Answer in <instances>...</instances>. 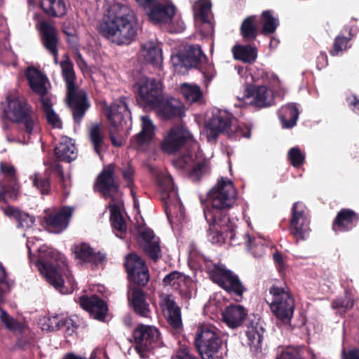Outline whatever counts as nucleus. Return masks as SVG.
<instances>
[{
  "label": "nucleus",
  "instance_id": "obj_55",
  "mask_svg": "<svg viewBox=\"0 0 359 359\" xmlns=\"http://www.w3.org/2000/svg\"><path fill=\"white\" fill-rule=\"evenodd\" d=\"M227 135L229 138L235 140L241 137H250V129L245 125L236 124L232 122V126L228 130Z\"/></svg>",
  "mask_w": 359,
  "mask_h": 359
},
{
  "label": "nucleus",
  "instance_id": "obj_61",
  "mask_svg": "<svg viewBox=\"0 0 359 359\" xmlns=\"http://www.w3.org/2000/svg\"><path fill=\"white\" fill-rule=\"evenodd\" d=\"M173 359H198L190 353L187 348H181L177 352Z\"/></svg>",
  "mask_w": 359,
  "mask_h": 359
},
{
  "label": "nucleus",
  "instance_id": "obj_54",
  "mask_svg": "<svg viewBox=\"0 0 359 359\" xmlns=\"http://www.w3.org/2000/svg\"><path fill=\"white\" fill-rule=\"evenodd\" d=\"M121 172L124 181L126 183V187L130 189L132 195L134 196L133 188L135 187V168L132 165L131 163L129 161L127 162L126 165L121 168Z\"/></svg>",
  "mask_w": 359,
  "mask_h": 359
},
{
  "label": "nucleus",
  "instance_id": "obj_18",
  "mask_svg": "<svg viewBox=\"0 0 359 359\" xmlns=\"http://www.w3.org/2000/svg\"><path fill=\"white\" fill-rule=\"evenodd\" d=\"M233 118L231 114L224 110L212 112V117L205 123L208 142H216L220 134H227L232 126Z\"/></svg>",
  "mask_w": 359,
  "mask_h": 359
},
{
  "label": "nucleus",
  "instance_id": "obj_46",
  "mask_svg": "<svg viewBox=\"0 0 359 359\" xmlns=\"http://www.w3.org/2000/svg\"><path fill=\"white\" fill-rule=\"evenodd\" d=\"M41 109L46 116L47 123L53 128H62V123L58 115L53 109V104L50 97L40 99Z\"/></svg>",
  "mask_w": 359,
  "mask_h": 359
},
{
  "label": "nucleus",
  "instance_id": "obj_17",
  "mask_svg": "<svg viewBox=\"0 0 359 359\" xmlns=\"http://www.w3.org/2000/svg\"><path fill=\"white\" fill-rule=\"evenodd\" d=\"M177 167L186 169L191 168L188 174L189 178L194 182H199L202 177L210 172V162L206 158L195 161L191 152L179 156L175 161Z\"/></svg>",
  "mask_w": 359,
  "mask_h": 359
},
{
  "label": "nucleus",
  "instance_id": "obj_38",
  "mask_svg": "<svg viewBox=\"0 0 359 359\" xmlns=\"http://www.w3.org/2000/svg\"><path fill=\"white\" fill-rule=\"evenodd\" d=\"M145 61L154 67H160L163 62L162 50L159 45L154 41H147L142 45Z\"/></svg>",
  "mask_w": 359,
  "mask_h": 359
},
{
  "label": "nucleus",
  "instance_id": "obj_1",
  "mask_svg": "<svg viewBox=\"0 0 359 359\" xmlns=\"http://www.w3.org/2000/svg\"><path fill=\"white\" fill-rule=\"evenodd\" d=\"M237 191L233 182L222 177L208 191L203 213L209 224L207 239L212 244L221 245L224 243L220 229L222 222L226 216V210L235 203Z\"/></svg>",
  "mask_w": 359,
  "mask_h": 359
},
{
  "label": "nucleus",
  "instance_id": "obj_39",
  "mask_svg": "<svg viewBox=\"0 0 359 359\" xmlns=\"http://www.w3.org/2000/svg\"><path fill=\"white\" fill-rule=\"evenodd\" d=\"M26 76L31 89L33 92L41 96L40 99L48 97L47 96V88L45 85V77L39 70L35 69L28 70L26 73Z\"/></svg>",
  "mask_w": 359,
  "mask_h": 359
},
{
  "label": "nucleus",
  "instance_id": "obj_40",
  "mask_svg": "<svg viewBox=\"0 0 359 359\" xmlns=\"http://www.w3.org/2000/svg\"><path fill=\"white\" fill-rule=\"evenodd\" d=\"M183 65L189 67H197L203 60H206L199 45H193L189 47L186 54L178 57Z\"/></svg>",
  "mask_w": 359,
  "mask_h": 359
},
{
  "label": "nucleus",
  "instance_id": "obj_2",
  "mask_svg": "<svg viewBox=\"0 0 359 359\" xmlns=\"http://www.w3.org/2000/svg\"><path fill=\"white\" fill-rule=\"evenodd\" d=\"M98 32L117 45L129 44L137 34L131 10L121 4L111 6L107 15L98 27Z\"/></svg>",
  "mask_w": 359,
  "mask_h": 359
},
{
  "label": "nucleus",
  "instance_id": "obj_48",
  "mask_svg": "<svg viewBox=\"0 0 359 359\" xmlns=\"http://www.w3.org/2000/svg\"><path fill=\"white\" fill-rule=\"evenodd\" d=\"M0 319L5 327L14 334H22L27 328L24 323L15 319L5 311H1Z\"/></svg>",
  "mask_w": 359,
  "mask_h": 359
},
{
  "label": "nucleus",
  "instance_id": "obj_12",
  "mask_svg": "<svg viewBox=\"0 0 359 359\" xmlns=\"http://www.w3.org/2000/svg\"><path fill=\"white\" fill-rule=\"evenodd\" d=\"M135 87L137 104L144 109H156L163 95L161 83L154 79L143 77Z\"/></svg>",
  "mask_w": 359,
  "mask_h": 359
},
{
  "label": "nucleus",
  "instance_id": "obj_34",
  "mask_svg": "<svg viewBox=\"0 0 359 359\" xmlns=\"http://www.w3.org/2000/svg\"><path fill=\"white\" fill-rule=\"evenodd\" d=\"M245 335L248 338V344L255 349L261 347L264 330L257 321L256 317L254 319H249L246 324Z\"/></svg>",
  "mask_w": 359,
  "mask_h": 359
},
{
  "label": "nucleus",
  "instance_id": "obj_60",
  "mask_svg": "<svg viewBox=\"0 0 359 359\" xmlns=\"http://www.w3.org/2000/svg\"><path fill=\"white\" fill-rule=\"evenodd\" d=\"M187 284H182V286L179 287L177 290L179 291V294L180 296L185 299H190L192 297V292H191V286H192V281L190 279V283Z\"/></svg>",
  "mask_w": 359,
  "mask_h": 359
},
{
  "label": "nucleus",
  "instance_id": "obj_49",
  "mask_svg": "<svg viewBox=\"0 0 359 359\" xmlns=\"http://www.w3.org/2000/svg\"><path fill=\"white\" fill-rule=\"evenodd\" d=\"M33 186L39 191L42 195H49L51 191L50 180L45 172L34 173L30 176Z\"/></svg>",
  "mask_w": 359,
  "mask_h": 359
},
{
  "label": "nucleus",
  "instance_id": "obj_5",
  "mask_svg": "<svg viewBox=\"0 0 359 359\" xmlns=\"http://www.w3.org/2000/svg\"><path fill=\"white\" fill-rule=\"evenodd\" d=\"M204 266L213 283L232 296L236 302L242 301L248 289L236 274L223 264H215L210 259H205Z\"/></svg>",
  "mask_w": 359,
  "mask_h": 359
},
{
  "label": "nucleus",
  "instance_id": "obj_25",
  "mask_svg": "<svg viewBox=\"0 0 359 359\" xmlns=\"http://www.w3.org/2000/svg\"><path fill=\"white\" fill-rule=\"evenodd\" d=\"M156 109L159 115L165 120L181 118L185 114L184 104L180 100L171 97L166 99L162 97Z\"/></svg>",
  "mask_w": 359,
  "mask_h": 359
},
{
  "label": "nucleus",
  "instance_id": "obj_56",
  "mask_svg": "<svg viewBox=\"0 0 359 359\" xmlns=\"http://www.w3.org/2000/svg\"><path fill=\"white\" fill-rule=\"evenodd\" d=\"M353 305V299L348 296L337 298L332 302V307L334 309L341 310L343 314H345L348 310L351 309Z\"/></svg>",
  "mask_w": 359,
  "mask_h": 359
},
{
  "label": "nucleus",
  "instance_id": "obj_28",
  "mask_svg": "<svg viewBox=\"0 0 359 359\" xmlns=\"http://www.w3.org/2000/svg\"><path fill=\"white\" fill-rule=\"evenodd\" d=\"M41 41L44 48L51 54L57 62L58 57V37L55 27L46 22L41 24Z\"/></svg>",
  "mask_w": 359,
  "mask_h": 359
},
{
  "label": "nucleus",
  "instance_id": "obj_23",
  "mask_svg": "<svg viewBox=\"0 0 359 359\" xmlns=\"http://www.w3.org/2000/svg\"><path fill=\"white\" fill-rule=\"evenodd\" d=\"M359 223V215L353 210L342 208L332 221V229L335 232H348L355 228Z\"/></svg>",
  "mask_w": 359,
  "mask_h": 359
},
{
  "label": "nucleus",
  "instance_id": "obj_29",
  "mask_svg": "<svg viewBox=\"0 0 359 359\" xmlns=\"http://www.w3.org/2000/svg\"><path fill=\"white\" fill-rule=\"evenodd\" d=\"M140 237L144 241L142 248L144 253L154 262L161 257L160 241L153 230L149 228L144 229L140 232Z\"/></svg>",
  "mask_w": 359,
  "mask_h": 359
},
{
  "label": "nucleus",
  "instance_id": "obj_42",
  "mask_svg": "<svg viewBox=\"0 0 359 359\" xmlns=\"http://www.w3.org/2000/svg\"><path fill=\"white\" fill-rule=\"evenodd\" d=\"M41 7L45 13L53 18H62L67 11L65 0H41Z\"/></svg>",
  "mask_w": 359,
  "mask_h": 359
},
{
  "label": "nucleus",
  "instance_id": "obj_47",
  "mask_svg": "<svg viewBox=\"0 0 359 359\" xmlns=\"http://www.w3.org/2000/svg\"><path fill=\"white\" fill-rule=\"evenodd\" d=\"M62 74L67 86V92L76 90L75 86L76 75L74 70L73 63L69 60L62 61L60 63Z\"/></svg>",
  "mask_w": 359,
  "mask_h": 359
},
{
  "label": "nucleus",
  "instance_id": "obj_44",
  "mask_svg": "<svg viewBox=\"0 0 359 359\" xmlns=\"http://www.w3.org/2000/svg\"><path fill=\"white\" fill-rule=\"evenodd\" d=\"M232 52L236 60L250 64L253 63L257 57V48L250 45H236Z\"/></svg>",
  "mask_w": 359,
  "mask_h": 359
},
{
  "label": "nucleus",
  "instance_id": "obj_62",
  "mask_svg": "<svg viewBox=\"0 0 359 359\" xmlns=\"http://www.w3.org/2000/svg\"><path fill=\"white\" fill-rule=\"evenodd\" d=\"M276 359H301V357L297 351L286 349L283 351L281 353L276 357Z\"/></svg>",
  "mask_w": 359,
  "mask_h": 359
},
{
  "label": "nucleus",
  "instance_id": "obj_19",
  "mask_svg": "<svg viewBox=\"0 0 359 359\" xmlns=\"http://www.w3.org/2000/svg\"><path fill=\"white\" fill-rule=\"evenodd\" d=\"M128 97L121 96L115 100L110 106L106 109V116L111 126L118 130L119 126L126 123V120L130 118V111L128 104Z\"/></svg>",
  "mask_w": 359,
  "mask_h": 359
},
{
  "label": "nucleus",
  "instance_id": "obj_11",
  "mask_svg": "<svg viewBox=\"0 0 359 359\" xmlns=\"http://www.w3.org/2000/svg\"><path fill=\"white\" fill-rule=\"evenodd\" d=\"M311 217L309 210L302 201L293 203L289 219L288 231L296 242L304 241L310 236Z\"/></svg>",
  "mask_w": 359,
  "mask_h": 359
},
{
  "label": "nucleus",
  "instance_id": "obj_8",
  "mask_svg": "<svg viewBox=\"0 0 359 359\" xmlns=\"http://www.w3.org/2000/svg\"><path fill=\"white\" fill-rule=\"evenodd\" d=\"M269 292L272 296L271 302L269 304L271 312L283 324H290L295 306L294 299L290 290L287 286L283 287L272 285Z\"/></svg>",
  "mask_w": 359,
  "mask_h": 359
},
{
  "label": "nucleus",
  "instance_id": "obj_4",
  "mask_svg": "<svg viewBox=\"0 0 359 359\" xmlns=\"http://www.w3.org/2000/svg\"><path fill=\"white\" fill-rule=\"evenodd\" d=\"M95 189L104 198H111L108 205L110 212V222L113 229L121 233L127 230L126 221L121 212V203L116 194L119 191V183L114 177V165L104 168L96 178Z\"/></svg>",
  "mask_w": 359,
  "mask_h": 359
},
{
  "label": "nucleus",
  "instance_id": "obj_22",
  "mask_svg": "<svg viewBox=\"0 0 359 359\" xmlns=\"http://www.w3.org/2000/svg\"><path fill=\"white\" fill-rule=\"evenodd\" d=\"M75 259L79 264L90 263L95 266L100 264L105 259V256L100 252H96L87 243H76L71 248Z\"/></svg>",
  "mask_w": 359,
  "mask_h": 359
},
{
  "label": "nucleus",
  "instance_id": "obj_10",
  "mask_svg": "<svg viewBox=\"0 0 359 359\" xmlns=\"http://www.w3.org/2000/svg\"><path fill=\"white\" fill-rule=\"evenodd\" d=\"M142 7L148 20L153 25L161 26L172 22L176 6L171 0H137Z\"/></svg>",
  "mask_w": 359,
  "mask_h": 359
},
{
  "label": "nucleus",
  "instance_id": "obj_58",
  "mask_svg": "<svg viewBox=\"0 0 359 359\" xmlns=\"http://www.w3.org/2000/svg\"><path fill=\"white\" fill-rule=\"evenodd\" d=\"M211 8L210 0H201L195 10V15L198 17L203 22H210L208 13Z\"/></svg>",
  "mask_w": 359,
  "mask_h": 359
},
{
  "label": "nucleus",
  "instance_id": "obj_9",
  "mask_svg": "<svg viewBox=\"0 0 359 359\" xmlns=\"http://www.w3.org/2000/svg\"><path fill=\"white\" fill-rule=\"evenodd\" d=\"M219 330L211 325H202L196 332L194 345L203 359H213L222 346Z\"/></svg>",
  "mask_w": 359,
  "mask_h": 359
},
{
  "label": "nucleus",
  "instance_id": "obj_6",
  "mask_svg": "<svg viewBox=\"0 0 359 359\" xmlns=\"http://www.w3.org/2000/svg\"><path fill=\"white\" fill-rule=\"evenodd\" d=\"M263 84H250L245 88V95L252 97L250 104L258 109L270 107L274 103L273 90L278 88L280 81L273 72L262 70L258 72Z\"/></svg>",
  "mask_w": 359,
  "mask_h": 359
},
{
  "label": "nucleus",
  "instance_id": "obj_30",
  "mask_svg": "<svg viewBox=\"0 0 359 359\" xmlns=\"http://www.w3.org/2000/svg\"><path fill=\"white\" fill-rule=\"evenodd\" d=\"M128 301L136 314L147 317L150 312L149 305L146 300V293L138 287H130Z\"/></svg>",
  "mask_w": 359,
  "mask_h": 359
},
{
  "label": "nucleus",
  "instance_id": "obj_43",
  "mask_svg": "<svg viewBox=\"0 0 359 359\" xmlns=\"http://www.w3.org/2000/svg\"><path fill=\"white\" fill-rule=\"evenodd\" d=\"M4 212L7 216L13 217L18 222V227L29 229L34 224V217L31 216L13 206L6 207L4 210Z\"/></svg>",
  "mask_w": 359,
  "mask_h": 359
},
{
  "label": "nucleus",
  "instance_id": "obj_45",
  "mask_svg": "<svg viewBox=\"0 0 359 359\" xmlns=\"http://www.w3.org/2000/svg\"><path fill=\"white\" fill-rule=\"evenodd\" d=\"M259 19V24H262V28L260 33L264 36H268L273 34L278 25L279 22L277 18H275L271 11L266 10L264 11L260 17H258Z\"/></svg>",
  "mask_w": 359,
  "mask_h": 359
},
{
  "label": "nucleus",
  "instance_id": "obj_41",
  "mask_svg": "<svg viewBox=\"0 0 359 359\" xmlns=\"http://www.w3.org/2000/svg\"><path fill=\"white\" fill-rule=\"evenodd\" d=\"M76 147L70 138L64 137L54 149L56 158L60 161L71 162L76 157Z\"/></svg>",
  "mask_w": 359,
  "mask_h": 359
},
{
  "label": "nucleus",
  "instance_id": "obj_24",
  "mask_svg": "<svg viewBox=\"0 0 359 359\" xmlns=\"http://www.w3.org/2000/svg\"><path fill=\"white\" fill-rule=\"evenodd\" d=\"M79 304L95 319L104 320L108 312V306L106 302L98 296L95 294L90 297L81 296L79 298Z\"/></svg>",
  "mask_w": 359,
  "mask_h": 359
},
{
  "label": "nucleus",
  "instance_id": "obj_21",
  "mask_svg": "<svg viewBox=\"0 0 359 359\" xmlns=\"http://www.w3.org/2000/svg\"><path fill=\"white\" fill-rule=\"evenodd\" d=\"M67 104L72 111L74 122L79 123L90 107L86 93L77 90L67 92Z\"/></svg>",
  "mask_w": 359,
  "mask_h": 359
},
{
  "label": "nucleus",
  "instance_id": "obj_59",
  "mask_svg": "<svg viewBox=\"0 0 359 359\" xmlns=\"http://www.w3.org/2000/svg\"><path fill=\"white\" fill-rule=\"evenodd\" d=\"M46 170L44 172L50 177V175H55L60 178L64 175L62 165L57 160H50L44 163Z\"/></svg>",
  "mask_w": 359,
  "mask_h": 359
},
{
  "label": "nucleus",
  "instance_id": "obj_31",
  "mask_svg": "<svg viewBox=\"0 0 359 359\" xmlns=\"http://www.w3.org/2000/svg\"><path fill=\"white\" fill-rule=\"evenodd\" d=\"M161 306L168 313L167 321L172 328L179 330L182 327L180 308L177 305L171 294L162 295Z\"/></svg>",
  "mask_w": 359,
  "mask_h": 359
},
{
  "label": "nucleus",
  "instance_id": "obj_36",
  "mask_svg": "<svg viewBox=\"0 0 359 359\" xmlns=\"http://www.w3.org/2000/svg\"><path fill=\"white\" fill-rule=\"evenodd\" d=\"M71 327L77 328L78 326L72 318H64L58 315L44 317L42 323V330L49 332L62 328H66L67 330H69Z\"/></svg>",
  "mask_w": 359,
  "mask_h": 359
},
{
  "label": "nucleus",
  "instance_id": "obj_14",
  "mask_svg": "<svg viewBox=\"0 0 359 359\" xmlns=\"http://www.w3.org/2000/svg\"><path fill=\"white\" fill-rule=\"evenodd\" d=\"M196 143L190 131L182 125L172 126L164 137L161 148L169 154L179 151L184 147Z\"/></svg>",
  "mask_w": 359,
  "mask_h": 359
},
{
  "label": "nucleus",
  "instance_id": "obj_33",
  "mask_svg": "<svg viewBox=\"0 0 359 359\" xmlns=\"http://www.w3.org/2000/svg\"><path fill=\"white\" fill-rule=\"evenodd\" d=\"M359 27L352 25L346 26L344 28L342 32L336 36L333 43L332 48L330 50V53L332 56H336L343 51H345L351 47L349 42L355 35Z\"/></svg>",
  "mask_w": 359,
  "mask_h": 359
},
{
  "label": "nucleus",
  "instance_id": "obj_37",
  "mask_svg": "<svg viewBox=\"0 0 359 359\" xmlns=\"http://www.w3.org/2000/svg\"><path fill=\"white\" fill-rule=\"evenodd\" d=\"M278 117L285 128H292L299 118V111L294 103H289L283 106L278 110Z\"/></svg>",
  "mask_w": 359,
  "mask_h": 359
},
{
  "label": "nucleus",
  "instance_id": "obj_16",
  "mask_svg": "<svg viewBox=\"0 0 359 359\" xmlns=\"http://www.w3.org/2000/svg\"><path fill=\"white\" fill-rule=\"evenodd\" d=\"M124 266L128 280L134 287H144L149 280V269L144 261L136 253H130L126 257Z\"/></svg>",
  "mask_w": 359,
  "mask_h": 359
},
{
  "label": "nucleus",
  "instance_id": "obj_35",
  "mask_svg": "<svg viewBox=\"0 0 359 359\" xmlns=\"http://www.w3.org/2000/svg\"><path fill=\"white\" fill-rule=\"evenodd\" d=\"M259 19L255 15L245 18L240 27V34L245 42H253L259 35Z\"/></svg>",
  "mask_w": 359,
  "mask_h": 359
},
{
  "label": "nucleus",
  "instance_id": "obj_27",
  "mask_svg": "<svg viewBox=\"0 0 359 359\" xmlns=\"http://www.w3.org/2000/svg\"><path fill=\"white\" fill-rule=\"evenodd\" d=\"M161 200L167 215L168 206L176 204L179 201L177 190L174 186L172 177L170 175H162L158 179Z\"/></svg>",
  "mask_w": 359,
  "mask_h": 359
},
{
  "label": "nucleus",
  "instance_id": "obj_7",
  "mask_svg": "<svg viewBox=\"0 0 359 359\" xmlns=\"http://www.w3.org/2000/svg\"><path fill=\"white\" fill-rule=\"evenodd\" d=\"M7 116L13 121L23 125L24 131L31 135L38 123V116L33 107L22 97L8 95L6 97Z\"/></svg>",
  "mask_w": 359,
  "mask_h": 359
},
{
  "label": "nucleus",
  "instance_id": "obj_52",
  "mask_svg": "<svg viewBox=\"0 0 359 359\" xmlns=\"http://www.w3.org/2000/svg\"><path fill=\"white\" fill-rule=\"evenodd\" d=\"M89 138L93 145L94 150L98 155H100L104 145V135L101 132L100 126L98 124L93 125L89 131Z\"/></svg>",
  "mask_w": 359,
  "mask_h": 359
},
{
  "label": "nucleus",
  "instance_id": "obj_20",
  "mask_svg": "<svg viewBox=\"0 0 359 359\" xmlns=\"http://www.w3.org/2000/svg\"><path fill=\"white\" fill-rule=\"evenodd\" d=\"M74 209L70 206H62L58 210L46 211L43 222L48 227L53 228L56 233L65 230L69 222Z\"/></svg>",
  "mask_w": 359,
  "mask_h": 359
},
{
  "label": "nucleus",
  "instance_id": "obj_53",
  "mask_svg": "<svg viewBox=\"0 0 359 359\" xmlns=\"http://www.w3.org/2000/svg\"><path fill=\"white\" fill-rule=\"evenodd\" d=\"M287 159L294 168H299L304 164L306 156L298 147H294L288 151Z\"/></svg>",
  "mask_w": 359,
  "mask_h": 359
},
{
  "label": "nucleus",
  "instance_id": "obj_32",
  "mask_svg": "<svg viewBox=\"0 0 359 359\" xmlns=\"http://www.w3.org/2000/svg\"><path fill=\"white\" fill-rule=\"evenodd\" d=\"M223 321L231 328L239 327L246 318L248 313L241 305L231 304L222 311Z\"/></svg>",
  "mask_w": 359,
  "mask_h": 359
},
{
  "label": "nucleus",
  "instance_id": "obj_13",
  "mask_svg": "<svg viewBox=\"0 0 359 359\" xmlns=\"http://www.w3.org/2000/svg\"><path fill=\"white\" fill-rule=\"evenodd\" d=\"M159 330L152 325L138 324L133 331L135 348L141 358H149V353L158 344Z\"/></svg>",
  "mask_w": 359,
  "mask_h": 359
},
{
  "label": "nucleus",
  "instance_id": "obj_57",
  "mask_svg": "<svg viewBox=\"0 0 359 359\" xmlns=\"http://www.w3.org/2000/svg\"><path fill=\"white\" fill-rule=\"evenodd\" d=\"M62 32L67 36V42L71 46H75L78 43L76 29L70 22H64L62 25Z\"/></svg>",
  "mask_w": 359,
  "mask_h": 359
},
{
  "label": "nucleus",
  "instance_id": "obj_64",
  "mask_svg": "<svg viewBox=\"0 0 359 359\" xmlns=\"http://www.w3.org/2000/svg\"><path fill=\"white\" fill-rule=\"evenodd\" d=\"M244 243L246 245L247 248L250 250H252L254 245L255 242L256 241L255 238L251 237L248 233H246L243 235Z\"/></svg>",
  "mask_w": 359,
  "mask_h": 359
},
{
  "label": "nucleus",
  "instance_id": "obj_63",
  "mask_svg": "<svg viewBox=\"0 0 359 359\" xmlns=\"http://www.w3.org/2000/svg\"><path fill=\"white\" fill-rule=\"evenodd\" d=\"M341 358L342 359H359V349L357 348L349 350L343 349Z\"/></svg>",
  "mask_w": 359,
  "mask_h": 359
},
{
  "label": "nucleus",
  "instance_id": "obj_15",
  "mask_svg": "<svg viewBox=\"0 0 359 359\" xmlns=\"http://www.w3.org/2000/svg\"><path fill=\"white\" fill-rule=\"evenodd\" d=\"M0 170L4 175L0 181V202L7 203L8 199L16 200L20 189V185L16 176V170L13 165L7 162L0 163Z\"/></svg>",
  "mask_w": 359,
  "mask_h": 359
},
{
  "label": "nucleus",
  "instance_id": "obj_50",
  "mask_svg": "<svg viewBox=\"0 0 359 359\" xmlns=\"http://www.w3.org/2000/svg\"><path fill=\"white\" fill-rule=\"evenodd\" d=\"M180 92L187 102H198L203 97V93L198 85L183 83L180 87Z\"/></svg>",
  "mask_w": 359,
  "mask_h": 359
},
{
  "label": "nucleus",
  "instance_id": "obj_3",
  "mask_svg": "<svg viewBox=\"0 0 359 359\" xmlns=\"http://www.w3.org/2000/svg\"><path fill=\"white\" fill-rule=\"evenodd\" d=\"M36 266L46 280L61 293H72L74 290V277L66 261L60 259L57 251L48 249L40 255Z\"/></svg>",
  "mask_w": 359,
  "mask_h": 359
},
{
  "label": "nucleus",
  "instance_id": "obj_26",
  "mask_svg": "<svg viewBox=\"0 0 359 359\" xmlns=\"http://www.w3.org/2000/svg\"><path fill=\"white\" fill-rule=\"evenodd\" d=\"M155 136V126L148 116H141V130L130 139V146L139 149L150 144Z\"/></svg>",
  "mask_w": 359,
  "mask_h": 359
},
{
  "label": "nucleus",
  "instance_id": "obj_51",
  "mask_svg": "<svg viewBox=\"0 0 359 359\" xmlns=\"http://www.w3.org/2000/svg\"><path fill=\"white\" fill-rule=\"evenodd\" d=\"M163 283L165 286L169 285L174 290H177L182 284L190 283V278L177 271H173L163 278Z\"/></svg>",
  "mask_w": 359,
  "mask_h": 359
}]
</instances>
